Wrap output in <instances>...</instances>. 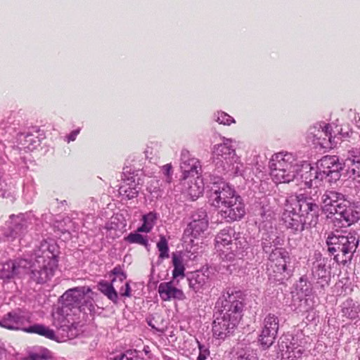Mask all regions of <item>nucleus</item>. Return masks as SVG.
<instances>
[{
    "instance_id": "obj_1",
    "label": "nucleus",
    "mask_w": 360,
    "mask_h": 360,
    "mask_svg": "<svg viewBox=\"0 0 360 360\" xmlns=\"http://www.w3.org/2000/svg\"><path fill=\"white\" fill-rule=\"evenodd\" d=\"M243 296L240 290H228L218 301L223 316L217 317L212 323L213 335L224 339L233 330L241 318Z\"/></svg>"
},
{
    "instance_id": "obj_2",
    "label": "nucleus",
    "mask_w": 360,
    "mask_h": 360,
    "mask_svg": "<svg viewBox=\"0 0 360 360\" xmlns=\"http://www.w3.org/2000/svg\"><path fill=\"white\" fill-rule=\"evenodd\" d=\"M310 200L300 195L292 202L288 200L282 215V219L287 229L294 233L304 230L305 224L315 226L318 221L319 206Z\"/></svg>"
},
{
    "instance_id": "obj_3",
    "label": "nucleus",
    "mask_w": 360,
    "mask_h": 360,
    "mask_svg": "<svg viewBox=\"0 0 360 360\" xmlns=\"http://www.w3.org/2000/svg\"><path fill=\"white\" fill-rule=\"evenodd\" d=\"M13 275L18 276L30 274V278L37 283H43L50 280L54 275L58 266L56 256L48 248L43 250L41 254L36 253L33 262L25 259L13 260Z\"/></svg>"
},
{
    "instance_id": "obj_4",
    "label": "nucleus",
    "mask_w": 360,
    "mask_h": 360,
    "mask_svg": "<svg viewBox=\"0 0 360 360\" xmlns=\"http://www.w3.org/2000/svg\"><path fill=\"white\" fill-rule=\"evenodd\" d=\"M188 153H182L181 168L183 177L181 184L182 191L192 200L202 195L204 191L202 179L200 176V162L195 158H189Z\"/></svg>"
},
{
    "instance_id": "obj_5",
    "label": "nucleus",
    "mask_w": 360,
    "mask_h": 360,
    "mask_svg": "<svg viewBox=\"0 0 360 360\" xmlns=\"http://www.w3.org/2000/svg\"><path fill=\"white\" fill-rule=\"evenodd\" d=\"M341 168L338 158L335 155H326L323 157L318 162L317 169L311 167L301 174V178L304 188H308L314 191V195L319 191L318 187L321 184L323 179L333 172H337Z\"/></svg>"
},
{
    "instance_id": "obj_6",
    "label": "nucleus",
    "mask_w": 360,
    "mask_h": 360,
    "mask_svg": "<svg viewBox=\"0 0 360 360\" xmlns=\"http://www.w3.org/2000/svg\"><path fill=\"white\" fill-rule=\"evenodd\" d=\"M30 322V316L18 309L6 314L0 320V326L11 330H21L27 333H36L51 340H56L54 330L42 324L23 327L25 323Z\"/></svg>"
},
{
    "instance_id": "obj_7",
    "label": "nucleus",
    "mask_w": 360,
    "mask_h": 360,
    "mask_svg": "<svg viewBox=\"0 0 360 360\" xmlns=\"http://www.w3.org/2000/svg\"><path fill=\"white\" fill-rule=\"evenodd\" d=\"M359 243V239L354 233L339 231L328 233L326 244L328 251L335 255L334 259L338 262L345 263L349 259L355 252Z\"/></svg>"
},
{
    "instance_id": "obj_8",
    "label": "nucleus",
    "mask_w": 360,
    "mask_h": 360,
    "mask_svg": "<svg viewBox=\"0 0 360 360\" xmlns=\"http://www.w3.org/2000/svg\"><path fill=\"white\" fill-rule=\"evenodd\" d=\"M291 153H278L273 155L270 162L271 176L276 184L289 183L298 171V165Z\"/></svg>"
},
{
    "instance_id": "obj_9",
    "label": "nucleus",
    "mask_w": 360,
    "mask_h": 360,
    "mask_svg": "<svg viewBox=\"0 0 360 360\" xmlns=\"http://www.w3.org/2000/svg\"><path fill=\"white\" fill-rule=\"evenodd\" d=\"M290 263L288 251L283 248H276L270 252L266 263L269 276L275 281H282L285 277L287 264Z\"/></svg>"
},
{
    "instance_id": "obj_10",
    "label": "nucleus",
    "mask_w": 360,
    "mask_h": 360,
    "mask_svg": "<svg viewBox=\"0 0 360 360\" xmlns=\"http://www.w3.org/2000/svg\"><path fill=\"white\" fill-rule=\"evenodd\" d=\"M78 309L63 305L53 312V325L63 331L68 332L77 328Z\"/></svg>"
},
{
    "instance_id": "obj_11",
    "label": "nucleus",
    "mask_w": 360,
    "mask_h": 360,
    "mask_svg": "<svg viewBox=\"0 0 360 360\" xmlns=\"http://www.w3.org/2000/svg\"><path fill=\"white\" fill-rule=\"evenodd\" d=\"M238 195L233 188L224 181L214 183L212 187L210 200L212 205L219 209V211L226 204H229Z\"/></svg>"
},
{
    "instance_id": "obj_12",
    "label": "nucleus",
    "mask_w": 360,
    "mask_h": 360,
    "mask_svg": "<svg viewBox=\"0 0 360 360\" xmlns=\"http://www.w3.org/2000/svg\"><path fill=\"white\" fill-rule=\"evenodd\" d=\"M219 214L227 222L240 220L245 214V205L240 195L224 205L219 211Z\"/></svg>"
},
{
    "instance_id": "obj_13",
    "label": "nucleus",
    "mask_w": 360,
    "mask_h": 360,
    "mask_svg": "<svg viewBox=\"0 0 360 360\" xmlns=\"http://www.w3.org/2000/svg\"><path fill=\"white\" fill-rule=\"evenodd\" d=\"M321 202L323 212L327 214L328 217L330 214H336L338 210L342 205L349 204L344 195L333 191H326L321 196Z\"/></svg>"
},
{
    "instance_id": "obj_14",
    "label": "nucleus",
    "mask_w": 360,
    "mask_h": 360,
    "mask_svg": "<svg viewBox=\"0 0 360 360\" xmlns=\"http://www.w3.org/2000/svg\"><path fill=\"white\" fill-rule=\"evenodd\" d=\"M89 292L92 293L91 290L90 288L85 286L69 289L62 296L63 305H66L72 309L77 307L79 314L81 311L85 309L84 304H81V302Z\"/></svg>"
},
{
    "instance_id": "obj_15",
    "label": "nucleus",
    "mask_w": 360,
    "mask_h": 360,
    "mask_svg": "<svg viewBox=\"0 0 360 360\" xmlns=\"http://www.w3.org/2000/svg\"><path fill=\"white\" fill-rule=\"evenodd\" d=\"M158 293L163 301H170L171 300H184L186 296L184 292L174 286L173 282H163L158 286Z\"/></svg>"
},
{
    "instance_id": "obj_16",
    "label": "nucleus",
    "mask_w": 360,
    "mask_h": 360,
    "mask_svg": "<svg viewBox=\"0 0 360 360\" xmlns=\"http://www.w3.org/2000/svg\"><path fill=\"white\" fill-rule=\"evenodd\" d=\"M335 130L333 129V126L330 124H326L321 129V133L323 134V141H319V143L324 148L335 147L338 140L341 139V134L338 126L335 127Z\"/></svg>"
},
{
    "instance_id": "obj_17",
    "label": "nucleus",
    "mask_w": 360,
    "mask_h": 360,
    "mask_svg": "<svg viewBox=\"0 0 360 360\" xmlns=\"http://www.w3.org/2000/svg\"><path fill=\"white\" fill-rule=\"evenodd\" d=\"M246 246V242L243 238H234L232 242L228 245L224 250L227 252H221L220 254L223 258L228 260H233L236 256L242 255Z\"/></svg>"
},
{
    "instance_id": "obj_18",
    "label": "nucleus",
    "mask_w": 360,
    "mask_h": 360,
    "mask_svg": "<svg viewBox=\"0 0 360 360\" xmlns=\"http://www.w3.org/2000/svg\"><path fill=\"white\" fill-rule=\"evenodd\" d=\"M213 154L219 160H224L228 164L236 162L238 158L236 155L235 150L227 143L218 144L214 146Z\"/></svg>"
},
{
    "instance_id": "obj_19",
    "label": "nucleus",
    "mask_w": 360,
    "mask_h": 360,
    "mask_svg": "<svg viewBox=\"0 0 360 360\" xmlns=\"http://www.w3.org/2000/svg\"><path fill=\"white\" fill-rule=\"evenodd\" d=\"M336 214L340 216L339 219H342L345 221L346 226H349L360 219V213L355 207L350 205L349 203L340 206Z\"/></svg>"
},
{
    "instance_id": "obj_20",
    "label": "nucleus",
    "mask_w": 360,
    "mask_h": 360,
    "mask_svg": "<svg viewBox=\"0 0 360 360\" xmlns=\"http://www.w3.org/2000/svg\"><path fill=\"white\" fill-rule=\"evenodd\" d=\"M188 286L195 292H201L208 281V276L200 271L191 272L188 276Z\"/></svg>"
},
{
    "instance_id": "obj_21",
    "label": "nucleus",
    "mask_w": 360,
    "mask_h": 360,
    "mask_svg": "<svg viewBox=\"0 0 360 360\" xmlns=\"http://www.w3.org/2000/svg\"><path fill=\"white\" fill-rule=\"evenodd\" d=\"M139 192V188L133 176L128 178L119 188L120 195L127 200L136 198Z\"/></svg>"
},
{
    "instance_id": "obj_22",
    "label": "nucleus",
    "mask_w": 360,
    "mask_h": 360,
    "mask_svg": "<svg viewBox=\"0 0 360 360\" xmlns=\"http://www.w3.org/2000/svg\"><path fill=\"white\" fill-rule=\"evenodd\" d=\"M235 232L232 229L221 230L215 238V247L217 250L220 252H227L224 250L226 247L229 245L233 240Z\"/></svg>"
},
{
    "instance_id": "obj_23",
    "label": "nucleus",
    "mask_w": 360,
    "mask_h": 360,
    "mask_svg": "<svg viewBox=\"0 0 360 360\" xmlns=\"http://www.w3.org/2000/svg\"><path fill=\"white\" fill-rule=\"evenodd\" d=\"M115 282L116 278H113L112 279L111 283H108L106 281H101L98 283V290H100L114 304H117L118 300V293L113 287V283H115Z\"/></svg>"
},
{
    "instance_id": "obj_24",
    "label": "nucleus",
    "mask_w": 360,
    "mask_h": 360,
    "mask_svg": "<svg viewBox=\"0 0 360 360\" xmlns=\"http://www.w3.org/2000/svg\"><path fill=\"white\" fill-rule=\"evenodd\" d=\"M172 265L174 269L172 271L173 278H176L179 276L184 278L185 276V266L184 264V259L181 254L177 252L172 253Z\"/></svg>"
},
{
    "instance_id": "obj_25",
    "label": "nucleus",
    "mask_w": 360,
    "mask_h": 360,
    "mask_svg": "<svg viewBox=\"0 0 360 360\" xmlns=\"http://www.w3.org/2000/svg\"><path fill=\"white\" fill-rule=\"evenodd\" d=\"M304 349L301 346H287L285 350L282 351V359L285 360H297L302 357Z\"/></svg>"
},
{
    "instance_id": "obj_26",
    "label": "nucleus",
    "mask_w": 360,
    "mask_h": 360,
    "mask_svg": "<svg viewBox=\"0 0 360 360\" xmlns=\"http://www.w3.org/2000/svg\"><path fill=\"white\" fill-rule=\"evenodd\" d=\"M157 218V214L152 212L144 214L142 217L143 224L138 228L137 232H150L155 224Z\"/></svg>"
},
{
    "instance_id": "obj_27",
    "label": "nucleus",
    "mask_w": 360,
    "mask_h": 360,
    "mask_svg": "<svg viewBox=\"0 0 360 360\" xmlns=\"http://www.w3.org/2000/svg\"><path fill=\"white\" fill-rule=\"evenodd\" d=\"M277 333L266 328H262L258 341L264 348H269L274 343Z\"/></svg>"
},
{
    "instance_id": "obj_28",
    "label": "nucleus",
    "mask_w": 360,
    "mask_h": 360,
    "mask_svg": "<svg viewBox=\"0 0 360 360\" xmlns=\"http://www.w3.org/2000/svg\"><path fill=\"white\" fill-rule=\"evenodd\" d=\"M53 359L51 352L47 348L41 347L34 352H29L25 360H50Z\"/></svg>"
},
{
    "instance_id": "obj_29",
    "label": "nucleus",
    "mask_w": 360,
    "mask_h": 360,
    "mask_svg": "<svg viewBox=\"0 0 360 360\" xmlns=\"http://www.w3.org/2000/svg\"><path fill=\"white\" fill-rule=\"evenodd\" d=\"M188 226L191 229L192 236L195 238H198L202 236L204 232L207 229L208 221H201L198 222L192 221L190 222Z\"/></svg>"
},
{
    "instance_id": "obj_30",
    "label": "nucleus",
    "mask_w": 360,
    "mask_h": 360,
    "mask_svg": "<svg viewBox=\"0 0 360 360\" xmlns=\"http://www.w3.org/2000/svg\"><path fill=\"white\" fill-rule=\"evenodd\" d=\"M13 260H8L4 263H0V278L10 279L14 277Z\"/></svg>"
},
{
    "instance_id": "obj_31",
    "label": "nucleus",
    "mask_w": 360,
    "mask_h": 360,
    "mask_svg": "<svg viewBox=\"0 0 360 360\" xmlns=\"http://www.w3.org/2000/svg\"><path fill=\"white\" fill-rule=\"evenodd\" d=\"M263 328H268L271 331L278 333V326H279V320L277 316L274 314H269L266 316L263 321Z\"/></svg>"
},
{
    "instance_id": "obj_32",
    "label": "nucleus",
    "mask_w": 360,
    "mask_h": 360,
    "mask_svg": "<svg viewBox=\"0 0 360 360\" xmlns=\"http://www.w3.org/2000/svg\"><path fill=\"white\" fill-rule=\"evenodd\" d=\"M124 240L129 243L139 244L146 248L148 245L147 236H143L139 233H130Z\"/></svg>"
},
{
    "instance_id": "obj_33",
    "label": "nucleus",
    "mask_w": 360,
    "mask_h": 360,
    "mask_svg": "<svg viewBox=\"0 0 360 360\" xmlns=\"http://www.w3.org/2000/svg\"><path fill=\"white\" fill-rule=\"evenodd\" d=\"M157 248L160 252L159 258L166 259L169 258V247L168 242L165 236H160V240L157 243Z\"/></svg>"
},
{
    "instance_id": "obj_34",
    "label": "nucleus",
    "mask_w": 360,
    "mask_h": 360,
    "mask_svg": "<svg viewBox=\"0 0 360 360\" xmlns=\"http://www.w3.org/2000/svg\"><path fill=\"white\" fill-rule=\"evenodd\" d=\"M349 178L360 184V162L352 161L351 165L347 170Z\"/></svg>"
},
{
    "instance_id": "obj_35",
    "label": "nucleus",
    "mask_w": 360,
    "mask_h": 360,
    "mask_svg": "<svg viewBox=\"0 0 360 360\" xmlns=\"http://www.w3.org/2000/svg\"><path fill=\"white\" fill-rule=\"evenodd\" d=\"M139 352L136 349H129L124 353L120 354L115 357L112 360H142L139 356Z\"/></svg>"
},
{
    "instance_id": "obj_36",
    "label": "nucleus",
    "mask_w": 360,
    "mask_h": 360,
    "mask_svg": "<svg viewBox=\"0 0 360 360\" xmlns=\"http://www.w3.org/2000/svg\"><path fill=\"white\" fill-rule=\"evenodd\" d=\"M216 121L224 125H230L235 122L234 119L231 116L224 112H218Z\"/></svg>"
},
{
    "instance_id": "obj_37",
    "label": "nucleus",
    "mask_w": 360,
    "mask_h": 360,
    "mask_svg": "<svg viewBox=\"0 0 360 360\" xmlns=\"http://www.w3.org/2000/svg\"><path fill=\"white\" fill-rule=\"evenodd\" d=\"M195 342L197 343L199 349V354L196 360H206L210 356L209 349L205 345H201L197 339L195 340Z\"/></svg>"
},
{
    "instance_id": "obj_38",
    "label": "nucleus",
    "mask_w": 360,
    "mask_h": 360,
    "mask_svg": "<svg viewBox=\"0 0 360 360\" xmlns=\"http://www.w3.org/2000/svg\"><path fill=\"white\" fill-rule=\"evenodd\" d=\"M359 313L356 307H345L342 309L343 316L352 320L359 318Z\"/></svg>"
},
{
    "instance_id": "obj_39",
    "label": "nucleus",
    "mask_w": 360,
    "mask_h": 360,
    "mask_svg": "<svg viewBox=\"0 0 360 360\" xmlns=\"http://www.w3.org/2000/svg\"><path fill=\"white\" fill-rule=\"evenodd\" d=\"M192 217H193L192 221H195L196 222L201 221H208L207 212H205V210H204L202 209L197 210L193 214Z\"/></svg>"
},
{
    "instance_id": "obj_40",
    "label": "nucleus",
    "mask_w": 360,
    "mask_h": 360,
    "mask_svg": "<svg viewBox=\"0 0 360 360\" xmlns=\"http://www.w3.org/2000/svg\"><path fill=\"white\" fill-rule=\"evenodd\" d=\"M111 274L115 275L116 278V280L118 278V280L120 282H123L126 278V274L123 272L122 268L120 266H116L112 271Z\"/></svg>"
},
{
    "instance_id": "obj_41",
    "label": "nucleus",
    "mask_w": 360,
    "mask_h": 360,
    "mask_svg": "<svg viewBox=\"0 0 360 360\" xmlns=\"http://www.w3.org/2000/svg\"><path fill=\"white\" fill-rule=\"evenodd\" d=\"M120 295L122 297H131V287L128 282H126L123 286L120 289Z\"/></svg>"
},
{
    "instance_id": "obj_42",
    "label": "nucleus",
    "mask_w": 360,
    "mask_h": 360,
    "mask_svg": "<svg viewBox=\"0 0 360 360\" xmlns=\"http://www.w3.org/2000/svg\"><path fill=\"white\" fill-rule=\"evenodd\" d=\"M13 231L15 232V235H18V236H23L27 232V227L25 226V224H19L13 229Z\"/></svg>"
},
{
    "instance_id": "obj_43",
    "label": "nucleus",
    "mask_w": 360,
    "mask_h": 360,
    "mask_svg": "<svg viewBox=\"0 0 360 360\" xmlns=\"http://www.w3.org/2000/svg\"><path fill=\"white\" fill-rule=\"evenodd\" d=\"M238 360H257V358L253 353L245 352L238 354Z\"/></svg>"
},
{
    "instance_id": "obj_44",
    "label": "nucleus",
    "mask_w": 360,
    "mask_h": 360,
    "mask_svg": "<svg viewBox=\"0 0 360 360\" xmlns=\"http://www.w3.org/2000/svg\"><path fill=\"white\" fill-rule=\"evenodd\" d=\"M163 173L167 176V181L168 183L171 182V172H172V165L170 164H167L162 167Z\"/></svg>"
},
{
    "instance_id": "obj_45",
    "label": "nucleus",
    "mask_w": 360,
    "mask_h": 360,
    "mask_svg": "<svg viewBox=\"0 0 360 360\" xmlns=\"http://www.w3.org/2000/svg\"><path fill=\"white\" fill-rule=\"evenodd\" d=\"M84 302L85 305L87 307V309H89V311H92L94 310L95 307L93 302V299L91 297L85 300Z\"/></svg>"
},
{
    "instance_id": "obj_46",
    "label": "nucleus",
    "mask_w": 360,
    "mask_h": 360,
    "mask_svg": "<svg viewBox=\"0 0 360 360\" xmlns=\"http://www.w3.org/2000/svg\"><path fill=\"white\" fill-rule=\"evenodd\" d=\"M79 133V129L72 131L68 136V142L75 141Z\"/></svg>"
},
{
    "instance_id": "obj_47",
    "label": "nucleus",
    "mask_w": 360,
    "mask_h": 360,
    "mask_svg": "<svg viewBox=\"0 0 360 360\" xmlns=\"http://www.w3.org/2000/svg\"><path fill=\"white\" fill-rule=\"evenodd\" d=\"M321 131H319V134L316 135V136H318L317 139H319V140H321V139H323V134H321Z\"/></svg>"
},
{
    "instance_id": "obj_48",
    "label": "nucleus",
    "mask_w": 360,
    "mask_h": 360,
    "mask_svg": "<svg viewBox=\"0 0 360 360\" xmlns=\"http://www.w3.org/2000/svg\"><path fill=\"white\" fill-rule=\"evenodd\" d=\"M266 248H267V246H266V245H264V246H263V250H264V251L267 252V250H266Z\"/></svg>"
}]
</instances>
